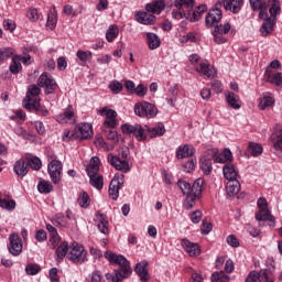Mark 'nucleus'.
<instances>
[{"instance_id": "1", "label": "nucleus", "mask_w": 282, "mask_h": 282, "mask_svg": "<svg viewBox=\"0 0 282 282\" xmlns=\"http://www.w3.org/2000/svg\"><path fill=\"white\" fill-rule=\"evenodd\" d=\"M193 8H195V0H174L172 18L176 21L188 19V21L195 23V21L202 19V13L208 10L206 4L198 6L196 11H193Z\"/></svg>"}, {"instance_id": "2", "label": "nucleus", "mask_w": 282, "mask_h": 282, "mask_svg": "<svg viewBox=\"0 0 282 282\" xmlns=\"http://www.w3.org/2000/svg\"><path fill=\"white\" fill-rule=\"evenodd\" d=\"M104 257L111 265H119V269L115 270L112 282L123 281V279H129V275L132 274L131 262L124 256L106 251Z\"/></svg>"}, {"instance_id": "3", "label": "nucleus", "mask_w": 282, "mask_h": 282, "mask_svg": "<svg viewBox=\"0 0 282 282\" xmlns=\"http://www.w3.org/2000/svg\"><path fill=\"white\" fill-rule=\"evenodd\" d=\"M100 171V159L98 156H93L89 164L86 167V173L89 177L90 186L97 191H102L105 186V178L98 172Z\"/></svg>"}, {"instance_id": "4", "label": "nucleus", "mask_w": 282, "mask_h": 282, "mask_svg": "<svg viewBox=\"0 0 282 282\" xmlns=\"http://www.w3.org/2000/svg\"><path fill=\"white\" fill-rule=\"evenodd\" d=\"M41 95V88L36 85H31L28 88V94L25 99L23 100V107L24 109H28V111H32L34 109L35 111H39L41 98L39 97Z\"/></svg>"}, {"instance_id": "5", "label": "nucleus", "mask_w": 282, "mask_h": 282, "mask_svg": "<svg viewBox=\"0 0 282 282\" xmlns=\"http://www.w3.org/2000/svg\"><path fill=\"white\" fill-rule=\"evenodd\" d=\"M134 113L139 116V118H155V116H158V107L148 101L135 104Z\"/></svg>"}, {"instance_id": "6", "label": "nucleus", "mask_w": 282, "mask_h": 282, "mask_svg": "<svg viewBox=\"0 0 282 282\" xmlns=\"http://www.w3.org/2000/svg\"><path fill=\"white\" fill-rule=\"evenodd\" d=\"M67 257L73 263H85V261H87V251L85 250V247L74 242L69 247Z\"/></svg>"}, {"instance_id": "7", "label": "nucleus", "mask_w": 282, "mask_h": 282, "mask_svg": "<svg viewBox=\"0 0 282 282\" xmlns=\"http://www.w3.org/2000/svg\"><path fill=\"white\" fill-rule=\"evenodd\" d=\"M121 131L127 135H134L139 142H144V140H147V133L144 132V128L140 123H124L121 126Z\"/></svg>"}, {"instance_id": "8", "label": "nucleus", "mask_w": 282, "mask_h": 282, "mask_svg": "<svg viewBox=\"0 0 282 282\" xmlns=\"http://www.w3.org/2000/svg\"><path fill=\"white\" fill-rule=\"evenodd\" d=\"M245 282H274V274L269 269L251 271Z\"/></svg>"}, {"instance_id": "9", "label": "nucleus", "mask_w": 282, "mask_h": 282, "mask_svg": "<svg viewBox=\"0 0 282 282\" xmlns=\"http://www.w3.org/2000/svg\"><path fill=\"white\" fill-rule=\"evenodd\" d=\"M230 22L225 24L216 25L213 31L215 43L221 45L228 41V32H230Z\"/></svg>"}, {"instance_id": "10", "label": "nucleus", "mask_w": 282, "mask_h": 282, "mask_svg": "<svg viewBox=\"0 0 282 282\" xmlns=\"http://www.w3.org/2000/svg\"><path fill=\"white\" fill-rule=\"evenodd\" d=\"M124 186V174H116L109 185V196L111 199H118L120 197V188Z\"/></svg>"}, {"instance_id": "11", "label": "nucleus", "mask_w": 282, "mask_h": 282, "mask_svg": "<svg viewBox=\"0 0 282 282\" xmlns=\"http://www.w3.org/2000/svg\"><path fill=\"white\" fill-rule=\"evenodd\" d=\"M48 175L53 184H59L63 175V163L59 160H53L47 165Z\"/></svg>"}, {"instance_id": "12", "label": "nucleus", "mask_w": 282, "mask_h": 282, "mask_svg": "<svg viewBox=\"0 0 282 282\" xmlns=\"http://www.w3.org/2000/svg\"><path fill=\"white\" fill-rule=\"evenodd\" d=\"M37 85L45 89V94H54L56 91V80L48 73H43L39 79Z\"/></svg>"}, {"instance_id": "13", "label": "nucleus", "mask_w": 282, "mask_h": 282, "mask_svg": "<svg viewBox=\"0 0 282 282\" xmlns=\"http://www.w3.org/2000/svg\"><path fill=\"white\" fill-rule=\"evenodd\" d=\"M108 162L116 171H121V173H129V171H131L129 161L120 159V156L108 154Z\"/></svg>"}, {"instance_id": "14", "label": "nucleus", "mask_w": 282, "mask_h": 282, "mask_svg": "<svg viewBox=\"0 0 282 282\" xmlns=\"http://www.w3.org/2000/svg\"><path fill=\"white\" fill-rule=\"evenodd\" d=\"M9 252L13 257H19L23 252V240L17 234H12L9 237Z\"/></svg>"}, {"instance_id": "15", "label": "nucleus", "mask_w": 282, "mask_h": 282, "mask_svg": "<svg viewBox=\"0 0 282 282\" xmlns=\"http://www.w3.org/2000/svg\"><path fill=\"white\" fill-rule=\"evenodd\" d=\"M181 245L183 250H185L189 257H199V254H202V249L196 242H191V240L184 238L181 240Z\"/></svg>"}, {"instance_id": "16", "label": "nucleus", "mask_w": 282, "mask_h": 282, "mask_svg": "<svg viewBox=\"0 0 282 282\" xmlns=\"http://www.w3.org/2000/svg\"><path fill=\"white\" fill-rule=\"evenodd\" d=\"M75 131H77L78 140H89L94 137V128L90 123H79L76 126Z\"/></svg>"}, {"instance_id": "17", "label": "nucleus", "mask_w": 282, "mask_h": 282, "mask_svg": "<svg viewBox=\"0 0 282 282\" xmlns=\"http://www.w3.org/2000/svg\"><path fill=\"white\" fill-rule=\"evenodd\" d=\"M56 120L59 124H76V115L74 113L72 106H68L63 113L58 115Z\"/></svg>"}, {"instance_id": "18", "label": "nucleus", "mask_w": 282, "mask_h": 282, "mask_svg": "<svg viewBox=\"0 0 282 282\" xmlns=\"http://www.w3.org/2000/svg\"><path fill=\"white\" fill-rule=\"evenodd\" d=\"M221 21V10L212 9L207 13L205 18V23L207 28H213V25H217Z\"/></svg>"}, {"instance_id": "19", "label": "nucleus", "mask_w": 282, "mask_h": 282, "mask_svg": "<svg viewBox=\"0 0 282 282\" xmlns=\"http://www.w3.org/2000/svg\"><path fill=\"white\" fill-rule=\"evenodd\" d=\"M95 223L98 226V230L102 232V235L109 234V220L107 219V216L100 212H97L95 216Z\"/></svg>"}, {"instance_id": "20", "label": "nucleus", "mask_w": 282, "mask_h": 282, "mask_svg": "<svg viewBox=\"0 0 282 282\" xmlns=\"http://www.w3.org/2000/svg\"><path fill=\"white\" fill-rule=\"evenodd\" d=\"M196 72L200 76H205V78H215L216 72L215 68L208 64V62H200L199 65L196 67Z\"/></svg>"}, {"instance_id": "21", "label": "nucleus", "mask_w": 282, "mask_h": 282, "mask_svg": "<svg viewBox=\"0 0 282 282\" xmlns=\"http://www.w3.org/2000/svg\"><path fill=\"white\" fill-rule=\"evenodd\" d=\"M195 155V147L191 144L180 145L176 149V158L177 160H184L186 158H193Z\"/></svg>"}, {"instance_id": "22", "label": "nucleus", "mask_w": 282, "mask_h": 282, "mask_svg": "<svg viewBox=\"0 0 282 282\" xmlns=\"http://www.w3.org/2000/svg\"><path fill=\"white\" fill-rule=\"evenodd\" d=\"M223 6L225 10H229L232 14H239L243 8V0H224Z\"/></svg>"}, {"instance_id": "23", "label": "nucleus", "mask_w": 282, "mask_h": 282, "mask_svg": "<svg viewBox=\"0 0 282 282\" xmlns=\"http://www.w3.org/2000/svg\"><path fill=\"white\" fill-rule=\"evenodd\" d=\"M135 19L141 25H153V23H155V15L145 11H138Z\"/></svg>"}, {"instance_id": "24", "label": "nucleus", "mask_w": 282, "mask_h": 282, "mask_svg": "<svg viewBox=\"0 0 282 282\" xmlns=\"http://www.w3.org/2000/svg\"><path fill=\"white\" fill-rule=\"evenodd\" d=\"M149 265V262L147 260H143L139 263H137L134 272H137L138 276H140V281L147 282L149 281V269H147Z\"/></svg>"}, {"instance_id": "25", "label": "nucleus", "mask_w": 282, "mask_h": 282, "mask_svg": "<svg viewBox=\"0 0 282 282\" xmlns=\"http://www.w3.org/2000/svg\"><path fill=\"white\" fill-rule=\"evenodd\" d=\"M164 8H166L164 0H154L145 4L147 12H151L152 14H161Z\"/></svg>"}, {"instance_id": "26", "label": "nucleus", "mask_w": 282, "mask_h": 282, "mask_svg": "<svg viewBox=\"0 0 282 282\" xmlns=\"http://www.w3.org/2000/svg\"><path fill=\"white\" fill-rule=\"evenodd\" d=\"M223 174L227 181L239 180V177H240L239 172L237 171V169H235V165H232L230 163H227L224 165Z\"/></svg>"}, {"instance_id": "27", "label": "nucleus", "mask_w": 282, "mask_h": 282, "mask_svg": "<svg viewBox=\"0 0 282 282\" xmlns=\"http://www.w3.org/2000/svg\"><path fill=\"white\" fill-rule=\"evenodd\" d=\"M225 98L231 109H241V99L239 98V95H236L232 91H226Z\"/></svg>"}, {"instance_id": "28", "label": "nucleus", "mask_w": 282, "mask_h": 282, "mask_svg": "<svg viewBox=\"0 0 282 282\" xmlns=\"http://www.w3.org/2000/svg\"><path fill=\"white\" fill-rule=\"evenodd\" d=\"M263 154V145L257 142L250 141L247 148L248 158H259V155Z\"/></svg>"}, {"instance_id": "29", "label": "nucleus", "mask_w": 282, "mask_h": 282, "mask_svg": "<svg viewBox=\"0 0 282 282\" xmlns=\"http://www.w3.org/2000/svg\"><path fill=\"white\" fill-rule=\"evenodd\" d=\"M274 25H276V19L268 18L267 20H264L260 28V34H262V36H268V34H272Z\"/></svg>"}, {"instance_id": "30", "label": "nucleus", "mask_w": 282, "mask_h": 282, "mask_svg": "<svg viewBox=\"0 0 282 282\" xmlns=\"http://www.w3.org/2000/svg\"><path fill=\"white\" fill-rule=\"evenodd\" d=\"M149 50H158L162 45L160 36L153 32L145 33Z\"/></svg>"}, {"instance_id": "31", "label": "nucleus", "mask_w": 282, "mask_h": 282, "mask_svg": "<svg viewBox=\"0 0 282 282\" xmlns=\"http://www.w3.org/2000/svg\"><path fill=\"white\" fill-rule=\"evenodd\" d=\"M199 169L204 175H210L213 173V160L206 155L199 158Z\"/></svg>"}, {"instance_id": "32", "label": "nucleus", "mask_w": 282, "mask_h": 282, "mask_svg": "<svg viewBox=\"0 0 282 282\" xmlns=\"http://www.w3.org/2000/svg\"><path fill=\"white\" fill-rule=\"evenodd\" d=\"M241 189V183H239V178L231 180L227 182L226 193L229 197L232 195H237V193Z\"/></svg>"}, {"instance_id": "33", "label": "nucleus", "mask_w": 282, "mask_h": 282, "mask_svg": "<svg viewBox=\"0 0 282 282\" xmlns=\"http://www.w3.org/2000/svg\"><path fill=\"white\" fill-rule=\"evenodd\" d=\"M13 170L15 175H18L19 177H25L29 171L25 160L23 159L18 160L13 165Z\"/></svg>"}, {"instance_id": "34", "label": "nucleus", "mask_w": 282, "mask_h": 282, "mask_svg": "<svg viewBox=\"0 0 282 282\" xmlns=\"http://www.w3.org/2000/svg\"><path fill=\"white\" fill-rule=\"evenodd\" d=\"M256 219L257 221H270L271 224H274V216H272V213H270V209H259L258 213H256Z\"/></svg>"}, {"instance_id": "35", "label": "nucleus", "mask_w": 282, "mask_h": 282, "mask_svg": "<svg viewBox=\"0 0 282 282\" xmlns=\"http://www.w3.org/2000/svg\"><path fill=\"white\" fill-rule=\"evenodd\" d=\"M177 94H178L177 85L171 86L169 88L166 102L167 105H170V107H175V102L177 100Z\"/></svg>"}, {"instance_id": "36", "label": "nucleus", "mask_w": 282, "mask_h": 282, "mask_svg": "<svg viewBox=\"0 0 282 282\" xmlns=\"http://www.w3.org/2000/svg\"><path fill=\"white\" fill-rule=\"evenodd\" d=\"M274 102H275L274 96L270 93H267L259 102V109L263 111L265 110L267 107L274 106Z\"/></svg>"}, {"instance_id": "37", "label": "nucleus", "mask_w": 282, "mask_h": 282, "mask_svg": "<svg viewBox=\"0 0 282 282\" xmlns=\"http://www.w3.org/2000/svg\"><path fill=\"white\" fill-rule=\"evenodd\" d=\"M145 129L150 133L151 138H158V135L162 137L164 133H166V129L164 128V124H162V123H160L159 126L153 127V128L145 126Z\"/></svg>"}, {"instance_id": "38", "label": "nucleus", "mask_w": 282, "mask_h": 282, "mask_svg": "<svg viewBox=\"0 0 282 282\" xmlns=\"http://www.w3.org/2000/svg\"><path fill=\"white\" fill-rule=\"evenodd\" d=\"M207 154L212 155L214 162H216V164H226V162H228L226 160V158L224 156L223 153H219V151L217 149H209L207 150Z\"/></svg>"}, {"instance_id": "39", "label": "nucleus", "mask_w": 282, "mask_h": 282, "mask_svg": "<svg viewBox=\"0 0 282 282\" xmlns=\"http://www.w3.org/2000/svg\"><path fill=\"white\" fill-rule=\"evenodd\" d=\"M37 191L39 193L47 195L54 191V185H52V182L50 181H40L37 184Z\"/></svg>"}, {"instance_id": "40", "label": "nucleus", "mask_w": 282, "mask_h": 282, "mask_svg": "<svg viewBox=\"0 0 282 282\" xmlns=\"http://www.w3.org/2000/svg\"><path fill=\"white\" fill-rule=\"evenodd\" d=\"M269 13L271 15L270 18L275 19V21H276V17H279V14H281V1L271 0V7L269 9Z\"/></svg>"}, {"instance_id": "41", "label": "nucleus", "mask_w": 282, "mask_h": 282, "mask_svg": "<svg viewBox=\"0 0 282 282\" xmlns=\"http://www.w3.org/2000/svg\"><path fill=\"white\" fill-rule=\"evenodd\" d=\"M118 34H120V29H118V25H110L106 32V39L109 43H111L113 39H118Z\"/></svg>"}, {"instance_id": "42", "label": "nucleus", "mask_w": 282, "mask_h": 282, "mask_svg": "<svg viewBox=\"0 0 282 282\" xmlns=\"http://www.w3.org/2000/svg\"><path fill=\"white\" fill-rule=\"evenodd\" d=\"M268 83L272 85H276V87H281L282 85V74L281 73H268L267 74Z\"/></svg>"}, {"instance_id": "43", "label": "nucleus", "mask_w": 282, "mask_h": 282, "mask_svg": "<svg viewBox=\"0 0 282 282\" xmlns=\"http://www.w3.org/2000/svg\"><path fill=\"white\" fill-rule=\"evenodd\" d=\"M67 250H69V245L67 241H64L61 246L57 247V261H63L64 257H67Z\"/></svg>"}, {"instance_id": "44", "label": "nucleus", "mask_w": 282, "mask_h": 282, "mask_svg": "<svg viewBox=\"0 0 282 282\" xmlns=\"http://www.w3.org/2000/svg\"><path fill=\"white\" fill-rule=\"evenodd\" d=\"M203 186H204V180L197 178L192 185V196L199 197V195H202Z\"/></svg>"}, {"instance_id": "45", "label": "nucleus", "mask_w": 282, "mask_h": 282, "mask_svg": "<svg viewBox=\"0 0 282 282\" xmlns=\"http://www.w3.org/2000/svg\"><path fill=\"white\" fill-rule=\"evenodd\" d=\"M46 230L50 232L51 237H52V242H53V248H56V246H58V230H56L54 228V226H52L51 224L46 225Z\"/></svg>"}, {"instance_id": "46", "label": "nucleus", "mask_w": 282, "mask_h": 282, "mask_svg": "<svg viewBox=\"0 0 282 282\" xmlns=\"http://www.w3.org/2000/svg\"><path fill=\"white\" fill-rule=\"evenodd\" d=\"M177 186L181 188L183 195L189 196L192 195V186L191 183L184 181V180H178L177 181Z\"/></svg>"}, {"instance_id": "47", "label": "nucleus", "mask_w": 282, "mask_h": 282, "mask_svg": "<svg viewBox=\"0 0 282 282\" xmlns=\"http://www.w3.org/2000/svg\"><path fill=\"white\" fill-rule=\"evenodd\" d=\"M212 282H230V278L224 271L214 272L212 274Z\"/></svg>"}, {"instance_id": "48", "label": "nucleus", "mask_w": 282, "mask_h": 282, "mask_svg": "<svg viewBox=\"0 0 282 282\" xmlns=\"http://www.w3.org/2000/svg\"><path fill=\"white\" fill-rule=\"evenodd\" d=\"M9 69L11 74H19V72L23 69V66L21 65V62L19 61V57H17V55L12 57V64L10 65Z\"/></svg>"}, {"instance_id": "49", "label": "nucleus", "mask_w": 282, "mask_h": 282, "mask_svg": "<svg viewBox=\"0 0 282 282\" xmlns=\"http://www.w3.org/2000/svg\"><path fill=\"white\" fill-rule=\"evenodd\" d=\"M0 208L4 210H14L17 208V202L14 199H1L0 197Z\"/></svg>"}, {"instance_id": "50", "label": "nucleus", "mask_w": 282, "mask_h": 282, "mask_svg": "<svg viewBox=\"0 0 282 282\" xmlns=\"http://www.w3.org/2000/svg\"><path fill=\"white\" fill-rule=\"evenodd\" d=\"M64 142H70V140H78V131L74 130H65L62 137Z\"/></svg>"}, {"instance_id": "51", "label": "nucleus", "mask_w": 282, "mask_h": 282, "mask_svg": "<svg viewBox=\"0 0 282 282\" xmlns=\"http://www.w3.org/2000/svg\"><path fill=\"white\" fill-rule=\"evenodd\" d=\"M77 204L82 207V208H88L89 207V194H87L86 192H83L78 199H77Z\"/></svg>"}, {"instance_id": "52", "label": "nucleus", "mask_w": 282, "mask_h": 282, "mask_svg": "<svg viewBox=\"0 0 282 282\" xmlns=\"http://www.w3.org/2000/svg\"><path fill=\"white\" fill-rule=\"evenodd\" d=\"M11 56H14V48H0V63L8 61Z\"/></svg>"}, {"instance_id": "53", "label": "nucleus", "mask_w": 282, "mask_h": 282, "mask_svg": "<svg viewBox=\"0 0 282 282\" xmlns=\"http://www.w3.org/2000/svg\"><path fill=\"white\" fill-rule=\"evenodd\" d=\"M25 272L30 276H36L41 272V267L39 264L30 263L25 267Z\"/></svg>"}, {"instance_id": "54", "label": "nucleus", "mask_w": 282, "mask_h": 282, "mask_svg": "<svg viewBox=\"0 0 282 282\" xmlns=\"http://www.w3.org/2000/svg\"><path fill=\"white\" fill-rule=\"evenodd\" d=\"M197 199V196H186L184 203H183V208H185V210H192V208L195 206V202Z\"/></svg>"}, {"instance_id": "55", "label": "nucleus", "mask_w": 282, "mask_h": 282, "mask_svg": "<svg viewBox=\"0 0 282 282\" xmlns=\"http://www.w3.org/2000/svg\"><path fill=\"white\" fill-rule=\"evenodd\" d=\"M26 17L29 19V21H31L32 23L39 21V19H41V14L39 13V10L36 8H31L29 9Z\"/></svg>"}, {"instance_id": "56", "label": "nucleus", "mask_w": 282, "mask_h": 282, "mask_svg": "<svg viewBox=\"0 0 282 282\" xmlns=\"http://www.w3.org/2000/svg\"><path fill=\"white\" fill-rule=\"evenodd\" d=\"M120 124V122L118 121V118H105L104 120V127L106 129H116V127H118Z\"/></svg>"}, {"instance_id": "57", "label": "nucleus", "mask_w": 282, "mask_h": 282, "mask_svg": "<svg viewBox=\"0 0 282 282\" xmlns=\"http://www.w3.org/2000/svg\"><path fill=\"white\" fill-rule=\"evenodd\" d=\"M197 166V159H191L183 164L185 173H193V170Z\"/></svg>"}, {"instance_id": "58", "label": "nucleus", "mask_w": 282, "mask_h": 282, "mask_svg": "<svg viewBox=\"0 0 282 282\" xmlns=\"http://www.w3.org/2000/svg\"><path fill=\"white\" fill-rule=\"evenodd\" d=\"M99 113L101 116H106V118H118V112L113 109H109L107 107H104L99 110Z\"/></svg>"}, {"instance_id": "59", "label": "nucleus", "mask_w": 282, "mask_h": 282, "mask_svg": "<svg viewBox=\"0 0 282 282\" xmlns=\"http://www.w3.org/2000/svg\"><path fill=\"white\" fill-rule=\"evenodd\" d=\"M29 166H31V169H33V171H41L43 163L41 162V159L35 156V158L29 160Z\"/></svg>"}, {"instance_id": "60", "label": "nucleus", "mask_w": 282, "mask_h": 282, "mask_svg": "<svg viewBox=\"0 0 282 282\" xmlns=\"http://www.w3.org/2000/svg\"><path fill=\"white\" fill-rule=\"evenodd\" d=\"M102 281V272L99 270H95L88 278L87 282H101Z\"/></svg>"}, {"instance_id": "61", "label": "nucleus", "mask_w": 282, "mask_h": 282, "mask_svg": "<svg viewBox=\"0 0 282 282\" xmlns=\"http://www.w3.org/2000/svg\"><path fill=\"white\" fill-rule=\"evenodd\" d=\"M275 141L273 142V149L278 152V153H282V132H279L275 135Z\"/></svg>"}, {"instance_id": "62", "label": "nucleus", "mask_w": 282, "mask_h": 282, "mask_svg": "<svg viewBox=\"0 0 282 282\" xmlns=\"http://www.w3.org/2000/svg\"><path fill=\"white\" fill-rule=\"evenodd\" d=\"M109 89L112 94H120V91H122V84L118 80H113L109 84Z\"/></svg>"}, {"instance_id": "63", "label": "nucleus", "mask_w": 282, "mask_h": 282, "mask_svg": "<svg viewBox=\"0 0 282 282\" xmlns=\"http://www.w3.org/2000/svg\"><path fill=\"white\" fill-rule=\"evenodd\" d=\"M76 56L82 63H87L91 58V52L78 51Z\"/></svg>"}, {"instance_id": "64", "label": "nucleus", "mask_w": 282, "mask_h": 282, "mask_svg": "<svg viewBox=\"0 0 282 282\" xmlns=\"http://www.w3.org/2000/svg\"><path fill=\"white\" fill-rule=\"evenodd\" d=\"M57 21H58V20L56 19V14L51 13V14H48V18H47V21H46V26H47L50 30H54V28H56Z\"/></svg>"}]
</instances>
